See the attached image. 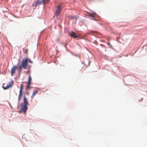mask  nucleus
Masks as SVG:
<instances>
[{"label": "nucleus", "instance_id": "nucleus-12", "mask_svg": "<svg viewBox=\"0 0 147 147\" xmlns=\"http://www.w3.org/2000/svg\"><path fill=\"white\" fill-rule=\"evenodd\" d=\"M42 3L44 4L47 3L50 1V0H42Z\"/></svg>", "mask_w": 147, "mask_h": 147}, {"label": "nucleus", "instance_id": "nucleus-16", "mask_svg": "<svg viewBox=\"0 0 147 147\" xmlns=\"http://www.w3.org/2000/svg\"><path fill=\"white\" fill-rule=\"evenodd\" d=\"M69 18H71V19H74V18H75V17H74L71 16H69Z\"/></svg>", "mask_w": 147, "mask_h": 147}, {"label": "nucleus", "instance_id": "nucleus-8", "mask_svg": "<svg viewBox=\"0 0 147 147\" xmlns=\"http://www.w3.org/2000/svg\"><path fill=\"white\" fill-rule=\"evenodd\" d=\"M38 91L37 90H35L33 91V92L32 95L31 96V98H33L34 97L35 95L38 92Z\"/></svg>", "mask_w": 147, "mask_h": 147}, {"label": "nucleus", "instance_id": "nucleus-10", "mask_svg": "<svg viewBox=\"0 0 147 147\" xmlns=\"http://www.w3.org/2000/svg\"><path fill=\"white\" fill-rule=\"evenodd\" d=\"M88 16L92 17H94L96 16V14L95 13H88Z\"/></svg>", "mask_w": 147, "mask_h": 147}, {"label": "nucleus", "instance_id": "nucleus-2", "mask_svg": "<svg viewBox=\"0 0 147 147\" xmlns=\"http://www.w3.org/2000/svg\"><path fill=\"white\" fill-rule=\"evenodd\" d=\"M23 85L22 84H21L20 85V89L19 91V94L18 100V101L19 103H20L21 100V97L22 95V90L23 88Z\"/></svg>", "mask_w": 147, "mask_h": 147}, {"label": "nucleus", "instance_id": "nucleus-5", "mask_svg": "<svg viewBox=\"0 0 147 147\" xmlns=\"http://www.w3.org/2000/svg\"><path fill=\"white\" fill-rule=\"evenodd\" d=\"M16 69L17 67L16 66H13L11 68V76H13L14 75L16 72Z\"/></svg>", "mask_w": 147, "mask_h": 147}, {"label": "nucleus", "instance_id": "nucleus-6", "mask_svg": "<svg viewBox=\"0 0 147 147\" xmlns=\"http://www.w3.org/2000/svg\"><path fill=\"white\" fill-rule=\"evenodd\" d=\"M13 84V81L11 80L10 82L9 83V84L7 85V86L5 87L4 86H3V88L6 90L9 88L12 87Z\"/></svg>", "mask_w": 147, "mask_h": 147}, {"label": "nucleus", "instance_id": "nucleus-7", "mask_svg": "<svg viewBox=\"0 0 147 147\" xmlns=\"http://www.w3.org/2000/svg\"><path fill=\"white\" fill-rule=\"evenodd\" d=\"M69 35L71 37L74 38H78L79 37L80 35L79 34L77 35L75 32L72 31L69 34Z\"/></svg>", "mask_w": 147, "mask_h": 147}, {"label": "nucleus", "instance_id": "nucleus-18", "mask_svg": "<svg viewBox=\"0 0 147 147\" xmlns=\"http://www.w3.org/2000/svg\"><path fill=\"white\" fill-rule=\"evenodd\" d=\"M108 45H110V42H109L108 43Z\"/></svg>", "mask_w": 147, "mask_h": 147}, {"label": "nucleus", "instance_id": "nucleus-13", "mask_svg": "<svg viewBox=\"0 0 147 147\" xmlns=\"http://www.w3.org/2000/svg\"><path fill=\"white\" fill-rule=\"evenodd\" d=\"M36 2L37 3L38 5L40 4L41 3H42V0L41 1H36Z\"/></svg>", "mask_w": 147, "mask_h": 147}, {"label": "nucleus", "instance_id": "nucleus-14", "mask_svg": "<svg viewBox=\"0 0 147 147\" xmlns=\"http://www.w3.org/2000/svg\"><path fill=\"white\" fill-rule=\"evenodd\" d=\"M32 6L36 7L38 5L37 3L36 2H34L32 5Z\"/></svg>", "mask_w": 147, "mask_h": 147}, {"label": "nucleus", "instance_id": "nucleus-9", "mask_svg": "<svg viewBox=\"0 0 147 147\" xmlns=\"http://www.w3.org/2000/svg\"><path fill=\"white\" fill-rule=\"evenodd\" d=\"M22 70V66H20L18 68L17 72L19 74H20Z\"/></svg>", "mask_w": 147, "mask_h": 147}, {"label": "nucleus", "instance_id": "nucleus-3", "mask_svg": "<svg viewBox=\"0 0 147 147\" xmlns=\"http://www.w3.org/2000/svg\"><path fill=\"white\" fill-rule=\"evenodd\" d=\"M28 59H23L22 61V65H21L24 69H26L28 65Z\"/></svg>", "mask_w": 147, "mask_h": 147}, {"label": "nucleus", "instance_id": "nucleus-11", "mask_svg": "<svg viewBox=\"0 0 147 147\" xmlns=\"http://www.w3.org/2000/svg\"><path fill=\"white\" fill-rule=\"evenodd\" d=\"M32 80V78L31 76L30 75H29V78L28 80V84H31V81Z\"/></svg>", "mask_w": 147, "mask_h": 147}, {"label": "nucleus", "instance_id": "nucleus-15", "mask_svg": "<svg viewBox=\"0 0 147 147\" xmlns=\"http://www.w3.org/2000/svg\"><path fill=\"white\" fill-rule=\"evenodd\" d=\"M30 84H28L27 86L26 87V89L27 90L29 88V87L30 86Z\"/></svg>", "mask_w": 147, "mask_h": 147}, {"label": "nucleus", "instance_id": "nucleus-17", "mask_svg": "<svg viewBox=\"0 0 147 147\" xmlns=\"http://www.w3.org/2000/svg\"><path fill=\"white\" fill-rule=\"evenodd\" d=\"M28 62L29 63H32V62L30 60H29L28 61Z\"/></svg>", "mask_w": 147, "mask_h": 147}, {"label": "nucleus", "instance_id": "nucleus-4", "mask_svg": "<svg viewBox=\"0 0 147 147\" xmlns=\"http://www.w3.org/2000/svg\"><path fill=\"white\" fill-rule=\"evenodd\" d=\"M61 5H59L57 6V9L55 11L56 14V16H59L61 12Z\"/></svg>", "mask_w": 147, "mask_h": 147}, {"label": "nucleus", "instance_id": "nucleus-1", "mask_svg": "<svg viewBox=\"0 0 147 147\" xmlns=\"http://www.w3.org/2000/svg\"><path fill=\"white\" fill-rule=\"evenodd\" d=\"M28 105V102L27 98L24 96L23 99V102L20 105L21 108L20 110V112H23L25 113L27 109Z\"/></svg>", "mask_w": 147, "mask_h": 147}]
</instances>
